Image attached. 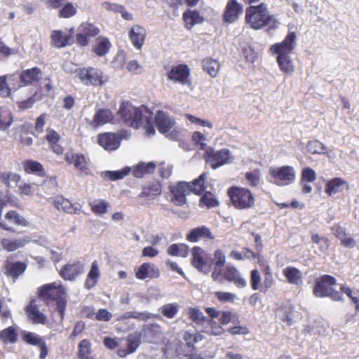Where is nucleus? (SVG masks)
<instances>
[{
    "label": "nucleus",
    "instance_id": "1a4fd4ad",
    "mask_svg": "<svg viewBox=\"0 0 359 359\" xmlns=\"http://www.w3.org/2000/svg\"><path fill=\"white\" fill-rule=\"evenodd\" d=\"M203 158L212 169H217L225 164L229 163L233 157L228 149H222L215 151L212 147L205 149Z\"/></svg>",
    "mask_w": 359,
    "mask_h": 359
},
{
    "label": "nucleus",
    "instance_id": "7c9ffc66",
    "mask_svg": "<svg viewBox=\"0 0 359 359\" xmlns=\"http://www.w3.org/2000/svg\"><path fill=\"white\" fill-rule=\"evenodd\" d=\"M155 124L158 130L161 133L165 134L173 126L174 121L165 112L159 110L155 116Z\"/></svg>",
    "mask_w": 359,
    "mask_h": 359
},
{
    "label": "nucleus",
    "instance_id": "f704fd0d",
    "mask_svg": "<svg viewBox=\"0 0 359 359\" xmlns=\"http://www.w3.org/2000/svg\"><path fill=\"white\" fill-rule=\"evenodd\" d=\"M191 264L200 271L207 269V263L204 259V251L199 246H194L191 250Z\"/></svg>",
    "mask_w": 359,
    "mask_h": 359
},
{
    "label": "nucleus",
    "instance_id": "e433bc0d",
    "mask_svg": "<svg viewBox=\"0 0 359 359\" xmlns=\"http://www.w3.org/2000/svg\"><path fill=\"white\" fill-rule=\"evenodd\" d=\"M183 20L185 27L190 30L195 25L202 23L204 18L198 10H188L183 13Z\"/></svg>",
    "mask_w": 359,
    "mask_h": 359
},
{
    "label": "nucleus",
    "instance_id": "2f4dec72",
    "mask_svg": "<svg viewBox=\"0 0 359 359\" xmlns=\"http://www.w3.org/2000/svg\"><path fill=\"white\" fill-rule=\"evenodd\" d=\"M101 272L99 268L98 262L94 260L90 266V269L87 274L84 282V287L87 290H91L98 283Z\"/></svg>",
    "mask_w": 359,
    "mask_h": 359
},
{
    "label": "nucleus",
    "instance_id": "6e6552de",
    "mask_svg": "<svg viewBox=\"0 0 359 359\" xmlns=\"http://www.w3.org/2000/svg\"><path fill=\"white\" fill-rule=\"evenodd\" d=\"M264 280L262 283V276L257 269L250 271V283L253 290H259L261 292H266L273 285V278L270 266H266L263 270Z\"/></svg>",
    "mask_w": 359,
    "mask_h": 359
},
{
    "label": "nucleus",
    "instance_id": "6ab92c4d",
    "mask_svg": "<svg viewBox=\"0 0 359 359\" xmlns=\"http://www.w3.org/2000/svg\"><path fill=\"white\" fill-rule=\"evenodd\" d=\"M53 203L57 210L67 214L79 215L81 212V205L79 203H72L61 195L56 196L53 200Z\"/></svg>",
    "mask_w": 359,
    "mask_h": 359
},
{
    "label": "nucleus",
    "instance_id": "a19ab883",
    "mask_svg": "<svg viewBox=\"0 0 359 359\" xmlns=\"http://www.w3.org/2000/svg\"><path fill=\"white\" fill-rule=\"evenodd\" d=\"M43 95L41 90H38L34 92L32 96L26 100L17 102V107L20 111H25L33 107L36 102L42 100Z\"/></svg>",
    "mask_w": 359,
    "mask_h": 359
},
{
    "label": "nucleus",
    "instance_id": "052dcab7",
    "mask_svg": "<svg viewBox=\"0 0 359 359\" xmlns=\"http://www.w3.org/2000/svg\"><path fill=\"white\" fill-rule=\"evenodd\" d=\"M184 340L189 348H194L195 344L201 341L203 338V335L198 333L193 334L189 332H186L184 334Z\"/></svg>",
    "mask_w": 359,
    "mask_h": 359
},
{
    "label": "nucleus",
    "instance_id": "69168bd1",
    "mask_svg": "<svg viewBox=\"0 0 359 359\" xmlns=\"http://www.w3.org/2000/svg\"><path fill=\"white\" fill-rule=\"evenodd\" d=\"M316 175L314 170L310 168H305L303 169L302 173V182H312L316 180Z\"/></svg>",
    "mask_w": 359,
    "mask_h": 359
},
{
    "label": "nucleus",
    "instance_id": "f3484780",
    "mask_svg": "<svg viewBox=\"0 0 359 359\" xmlns=\"http://www.w3.org/2000/svg\"><path fill=\"white\" fill-rule=\"evenodd\" d=\"M19 90L18 79L15 74H8L0 76V96L8 98L11 96V91Z\"/></svg>",
    "mask_w": 359,
    "mask_h": 359
},
{
    "label": "nucleus",
    "instance_id": "a18cd8bd",
    "mask_svg": "<svg viewBox=\"0 0 359 359\" xmlns=\"http://www.w3.org/2000/svg\"><path fill=\"white\" fill-rule=\"evenodd\" d=\"M18 339V332L15 327L10 326L0 332V340L4 344H14Z\"/></svg>",
    "mask_w": 359,
    "mask_h": 359
},
{
    "label": "nucleus",
    "instance_id": "c9c22d12",
    "mask_svg": "<svg viewBox=\"0 0 359 359\" xmlns=\"http://www.w3.org/2000/svg\"><path fill=\"white\" fill-rule=\"evenodd\" d=\"M156 165L154 162H140L131 168L133 175L136 178H142L146 175L153 174Z\"/></svg>",
    "mask_w": 359,
    "mask_h": 359
},
{
    "label": "nucleus",
    "instance_id": "9d476101",
    "mask_svg": "<svg viewBox=\"0 0 359 359\" xmlns=\"http://www.w3.org/2000/svg\"><path fill=\"white\" fill-rule=\"evenodd\" d=\"M100 32V29L93 23L83 22L81 23L76 34V43L81 47L87 46L90 38L97 36Z\"/></svg>",
    "mask_w": 359,
    "mask_h": 359
},
{
    "label": "nucleus",
    "instance_id": "20e7f679",
    "mask_svg": "<svg viewBox=\"0 0 359 359\" xmlns=\"http://www.w3.org/2000/svg\"><path fill=\"white\" fill-rule=\"evenodd\" d=\"M269 51L272 55H276L277 63L282 72L288 73L292 70V32H289L282 42L271 45Z\"/></svg>",
    "mask_w": 359,
    "mask_h": 359
},
{
    "label": "nucleus",
    "instance_id": "6e6d98bb",
    "mask_svg": "<svg viewBox=\"0 0 359 359\" xmlns=\"http://www.w3.org/2000/svg\"><path fill=\"white\" fill-rule=\"evenodd\" d=\"M153 113L149 109V114L142 118V124L141 127L145 130V133L148 136L155 134V129L153 124Z\"/></svg>",
    "mask_w": 359,
    "mask_h": 359
},
{
    "label": "nucleus",
    "instance_id": "dca6fc26",
    "mask_svg": "<svg viewBox=\"0 0 359 359\" xmlns=\"http://www.w3.org/2000/svg\"><path fill=\"white\" fill-rule=\"evenodd\" d=\"M191 72L189 66L186 64H180L172 66L166 76L168 80L174 83L185 85L189 82Z\"/></svg>",
    "mask_w": 359,
    "mask_h": 359
},
{
    "label": "nucleus",
    "instance_id": "37998d69",
    "mask_svg": "<svg viewBox=\"0 0 359 359\" xmlns=\"http://www.w3.org/2000/svg\"><path fill=\"white\" fill-rule=\"evenodd\" d=\"M26 241L23 239L2 238L0 241L2 248L7 252H13L25 246Z\"/></svg>",
    "mask_w": 359,
    "mask_h": 359
},
{
    "label": "nucleus",
    "instance_id": "b1692460",
    "mask_svg": "<svg viewBox=\"0 0 359 359\" xmlns=\"http://www.w3.org/2000/svg\"><path fill=\"white\" fill-rule=\"evenodd\" d=\"M147 34V30L144 27L135 25L131 27L128 32V38L134 48L137 50H141L144 44Z\"/></svg>",
    "mask_w": 359,
    "mask_h": 359
},
{
    "label": "nucleus",
    "instance_id": "ddd939ff",
    "mask_svg": "<svg viewBox=\"0 0 359 359\" xmlns=\"http://www.w3.org/2000/svg\"><path fill=\"white\" fill-rule=\"evenodd\" d=\"M186 182H178L170 185L169 190L172 194L170 201L177 206L184 205L187 203V196L190 194V186Z\"/></svg>",
    "mask_w": 359,
    "mask_h": 359
},
{
    "label": "nucleus",
    "instance_id": "c85d7f7f",
    "mask_svg": "<svg viewBox=\"0 0 359 359\" xmlns=\"http://www.w3.org/2000/svg\"><path fill=\"white\" fill-rule=\"evenodd\" d=\"M215 236L206 226H200L191 229L187 235L186 239L191 243L198 242L201 239L213 240Z\"/></svg>",
    "mask_w": 359,
    "mask_h": 359
},
{
    "label": "nucleus",
    "instance_id": "13d9d810",
    "mask_svg": "<svg viewBox=\"0 0 359 359\" xmlns=\"http://www.w3.org/2000/svg\"><path fill=\"white\" fill-rule=\"evenodd\" d=\"M325 146L318 140H311L307 144V150L312 154H322L325 153Z\"/></svg>",
    "mask_w": 359,
    "mask_h": 359
},
{
    "label": "nucleus",
    "instance_id": "bb28decb",
    "mask_svg": "<svg viewBox=\"0 0 359 359\" xmlns=\"http://www.w3.org/2000/svg\"><path fill=\"white\" fill-rule=\"evenodd\" d=\"M44 140L48 142L50 149L57 155H62L64 153V148L59 144L61 140V136L53 128H48L46 129V134L44 136Z\"/></svg>",
    "mask_w": 359,
    "mask_h": 359
},
{
    "label": "nucleus",
    "instance_id": "4468645a",
    "mask_svg": "<svg viewBox=\"0 0 359 359\" xmlns=\"http://www.w3.org/2000/svg\"><path fill=\"white\" fill-rule=\"evenodd\" d=\"M243 12V6L237 0H228L222 13V21L225 24L236 22Z\"/></svg>",
    "mask_w": 359,
    "mask_h": 359
},
{
    "label": "nucleus",
    "instance_id": "49530a36",
    "mask_svg": "<svg viewBox=\"0 0 359 359\" xmlns=\"http://www.w3.org/2000/svg\"><path fill=\"white\" fill-rule=\"evenodd\" d=\"M91 211L96 215H102L107 212L109 203L102 199L95 200L89 202Z\"/></svg>",
    "mask_w": 359,
    "mask_h": 359
},
{
    "label": "nucleus",
    "instance_id": "aec40b11",
    "mask_svg": "<svg viewBox=\"0 0 359 359\" xmlns=\"http://www.w3.org/2000/svg\"><path fill=\"white\" fill-rule=\"evenodd\" d=\"M74 28L69 33L62 30H53L50 34V44L56 48H62L71 45L73 41Z\"/></svg>",
    "mask_w": 359,
    "mask_h": 359
},
{
    "label": "nucleus",
    "instance_id": "0eeeda50",
    "mask_svg": "<svg viewBox=\"0 0 359 359\" xmlns=\"http://www.w3.org/2000/svg\"><path fill=\"white\" fill-rule=\"evenodd\" d=\"M76 77L86 86H101L107 81L103 72L93 67H83L75 70Z\"/></svg>",
    "mask_w": 359,
    "mask_h": 359
},
{
    "label": "nucleus",
    "instance_id": "a211bd4d",
    "mask_svg": "<svg viewBox=\"0 0 359 359\" xmlns=\"http://www.w3.org/2000/svg\"><path fill=\"white\" fill-rule=\"evenodd\" d=\"M122 137L118 133H104L97 135V142L99 145L107 151H114L117 149L121 144Z\"/></svg>",
    "mask_w": 359,
    "mask_h": 359
},
{
    "label": "nucleus",
    "instance_id": "2eb2a0df",
    "mask_svg": "<svg viewBox=\"0 0 359 359\" xmlns=\"http://www.w3.org/2000/svg\"><path fill=\"white\" fill-rule=\"evenodd\" d=\"M42 71L38 67L22 70L18 78L19 89L39 83L42 79Z\"/></svg>",
    "mask_w": 359,
    "mask_h": 359
},
{
    "label": "nucleus",
    "instance_id": "58836bf2",
    "mask_svg": "<svg viewBox=\"0 0 359 359\" xmlns=\"http://www.w3.org/2000/svg\"><path fill=\"white\" fill-rule=\"evenodd\" d=\"M4 218L8 223L26 227L29 226V222L16 210H9L4 215Z\"/></svg>",
    "mask_w": 359,
    "mask_h": 359
},
{
    "label": "nucleus",
    "instance_id": "5701e85b",
    "mask_svg": "<svg viewBox=\"0 0 359 359\" xmlns=\"http://www.w3.org/2000/svg\"><path fill=\"white\" fill-rule=\"evenodd\" d=\"M135 277L138 280L155 279L160 276L159 269L154 264L144 262L135 270Z\"/></svg>",
    "mask_w": 359,
    "mask_h": 359
},
{
    "label": "nucleus",
    "instance_id": "e2e57ef3",
    "mask_svg": "<svg viewBox=\"0 0 359 359\" xmlns=\"http://www.w3.org/2000/svg\"><path fill=\"white\" fill-rule=\"evenodd\" d=\"M20 180L21 177L19 174L13 173L11 172H6L2 173L1 182L5 184L6 187H9L11 181L19 182Z\"/></svg>",
    "mask_w": 359,
    "mask_h": 359
},
{
    "label": "nucleus",
    "instance_id": "f8f14e48",
    "mask_svg": "<svg viewBox=\"0 0 359 359\" xmlns=\"http://www.w3.org/2000/svg\"><path fill=\"white\" fill-rule=\"evenodd\" d=\"M41 304L39 300L32 299L25 308V315L32 324L46 325L48 321L47 316L41 311Z\"/></svg>",
    "mask_w": 359,
    "mask_h": 359
},
{
    "label": "nucleus",
    "instance_id": "79ce46f5",
    "mask_svg": "<svg viewBox=\"0 0 359 359\" xmlns=\"http://www.w3.org/2000/svg\"><path fill=\"white\" fill-rule=\"evenodd\" d=\"M203 69L211 77H215L220 68V65L217 60L212 57H206L202 60Z\"/></svg>",
    "mask_w": 359,
    "mask_h": 359
},
{
    "label": "nucleus",
    "instance_id": "603ef678",
    "mask_svg": "<svg viewBox=\"0 0 359 359\" xmlns=\"http://www.w3.org/2000/svg\"><path fill=\"white\" fill-rule=\"evenodd\" d=\"M189 318L196 324H203L206 321V318L198 307H190L187 311Z\"/></svg>",
    "mask_w": 359,
    "mask_h": 359
},
{
    "label": "nucleus",
    "instance_id": "864d4df0",
    "mask_svg": "<svg viewBox=\"0 0 359 359\" xmlns=\"http://www.w3.org/2000/svg\"><path fill=\"white\" fill-rule=\"evenodd\" d=\"M179 305L176 303H170L163 305L161 309V314L167 318H173L179 311Z\"/></svg>",
    "mask_w": 359,
    "mask_h": 359
},
{
    "label": "nucleus",
    "instance_id": "09e8293b",
    "mask_svg": "<svg viewBox=\"0 0 359 359\" xmlns=\"http://www.w3.org/2000/svg\"><path fill=\"white\" fill-rule=\"evenodd\" d=\"M219 204V201L211 191L204 192L199 201L200 207H206L207 208L217 207Z\"/></svg>",
    "mask_w": 359,
    "mask_h": 359
},
{
    "label": "nucleus",
    "instance_id": "bf43d9fd",
    "mask_svg": "<svg viewBox=\"0 0 359 359\" xmlns=\"http://www.w3.org/2000/svg\"><path fill=\"white\" fill-rule=\"evenodd\" d=\"M22 339L27 344L38 346L43 339L34 332H25L22 336Z\"/></svg>",
    "mask_w": 359,
    "mask_h": 359
},
{
    "label": "nucleus",
    "instance_id": "338daca9",
    "mask_svg": "<svg viewBox=\"0 0 359 359\" xmlns=\"http://www.w3.org/2000/svg\"><path fill=\"white\" fill-rule=\"evenodd\" d=\"M47 117L48 114L43 113L36 118L34 129L37 133H42L43 132V128L46 123Z\"/></svg>",
    "mask_w": 359,
    "mask_h": 359
},
{
    "label": "nucleus",
    "instance_id": "ea45409f",
    "mask_svg": "<svg viewBox=\"0 0 359 359\" xmlns=\"http://www.w3.org/2000/svg\"><path fill=\"white\" fill-rule=\"evenodd\" d=\"M206 180V173L203 172L198 178L194 180L191 182H187L190 186V194L194 193L196 195L203 194L206 189L205 182Z\"/></svg>",
    "mask_w": 359,
    "mask_h": 359
},
{
    "label": "nucleus",
    "instance_id": "9b49d317",
    "mask_svg": "<svg viewBox=\"0 0 359 359\" xmlns=\"http://www.w3.org/2000/svg\"><path fill=\"white\" fill-rule=\"evenodd\" d=\"M85 271V265L79 260L67 262L58 271L59 276L65 280L74 281Z\"/></svg>",
    "mask_w": 359,
    "mask_h": 359
},
{
    "label": "nucleus",
    "instance_id": "5fc2aeb1",
    "mask_svg": "<svg viewBox=\"0 0 359 359\" xmlns=\"http://www.w3.org/2000/svg\"><path fill=\"white\" fill-rule=\"evenodd\" d=\"M311 241L313 243L318 245L319 250L325 254L330 246V241L327 238L322 236L319 234H313L311 236Z\"/></svg>",
    "mask_w": 359,
    "mask_h": 359
},
{
    "label": "nucleus",
    "instance_id": "8fccbe9b",
    "mask_svg": "<svg viewBox=\"0 0 359 359\" xmlns=\"http://www.w3.org/2000/svg\"><path fill=\"white\" fill-rule=\"evenodd\" d=\"M58 11V16L61 18H70L74 16L77 13L76 6L71 2L63 4Z\"/></svg>",
    "mask_w": 359,
    "mask_h": 359
},
{
    "label": "nucleus",
    "instance_id": "cd10ccee",
    "mask_svg": "<svg viewBox=\"0 0 359 359\" xmlns=\"http://www.w3.org/2000/svg\"><path fill=\"white\" fill-rule=\"evenodd\" d=\"M27 269V264L23 262H6L4 266V274L13 280L18 278Z\"/></svg>",
    "mask_w": 359,
    "mask_h": 359
},
{
    "label": "nucleus",
    "instance_id": "c756f323",
    "mask_svg": "<svg viewBox=\"0 0 359 359\" xmlns=\"http://www.w3.org/2000/svg\"><path fill=\"white\" fill-rule=\"evenodd\" d=\"M162 193V186L160 182L155 181L142 187L141 193L138 195L139 198H143L147 200H154L159 196Z\"/></svg>",
    "mask_w": 359,
    "mask_h": 359
},
{
    "label": "nucleus",
    "instance_id": "4be33fe9",
    "mask_svg": "<svg viewBox=\"0 0 359 359\" xmlns=\"http://www.w3.org/2000/svg\"><path fill=\"white\" fill-rule=\"evenodd\" d=\"M114 115L111 109L107 108H100L96 109L93 120L90 122V125L93 128L107 124L114 123Z\"/></svg>",
    "mask_w": 359,
    "mask_h": 359
},
{
    "label": "nucleus",
    "instance_id": "72a5a7b5",
    "mask_svg": "<svg viewBox=\"0 0 359 359\" xmlns=\"http://www.w3.org/2000/svg\"><path fill=\"white\" fill-rule=\"evenodd\" d=\"M24 171L27 174H32L40 177H46V172L43 165L39 161L28 159L22 162Z\"/></svg>",
    "mask_w": 359,
    "mask_h": 359
},
{
    "label": "nucleus",
    "instance_id": "423d86ee",
    "mask_svg": "<svg viewBox=\"0 0 359 359\" xmlns=\"http://www.w3.org/2000/svg\"><path fill=\"white\" fill-rule=\"evenodd\" d=\"M337 280L330 275H323L316 281L313 294L317 297H330L333 301H343L342 294L335 290L333 286Z\"/></svg>",
    "mask_w": 359,
    "mask_h": 359
},
{
    "label": "nucleus",
    "instance_id": "de8ad7c7",
    "mask_svg": "<svg viewBox=\"0 0 359 359\" xmlns=\"http://www.w3.org/2000/svg\"><path fill=\"white\" fill-rule=\"evenodd\" d=\"M345 184V182L339 178L335 177L326 184L325 192L329 196H332L342 191V186Z\"/></svg>",
    "mask_w": 359,
    "mask_h": 359
},
{
    "label": "nucleus",
    "instance_id": "f257e3e1",
    "mask_svg": "<svg viewBox=\"0 0 359 359\" xmlns=\"http://www.w3.org/2000/svg\"><path fill=\"white\" fill-rule=\"evenodd\" d=\"M245 20L252 29L259 30L268 27V32L276 29L280 24L275 16L270 14L264 3L247 7Z\"/></svg>",
    "mask_w": 359,
    "mask_h": 359
},
{
    "label": "nucleus",
    "instance_id": "473e14b6",
    "mask_svg": "<svg viewBox=\"0 0 359 359\" xmlns=\"http://www.w3.org/2000/svg\"><path fill=\"white\" fill-rule=\"evenodd\" d=\"M141 333L137 332L130 334L127 339V348L119 349L118 355L123 358L134 353L141 344Z\"/></svg>",
    "mask_w": 359,
    "mask_h": 359
},
{
    "label": "nucleus",
    "instance_id": "0e129e2a",
    "mask_svg": "<svg viewBox=\"0 0 359 359\" xmlns=\"http://www.w3.org/2000/svg\"><path fill=\"white\" fill-rule=\"evenodd\" d=\"M215 297L220 302L233 303L236 299V294L229 292H215Z\"/></svg>",
    "mask_w": 359,
    "mask_h": 359
},
{
    "label": "nucleus",
    "instance_id": "412c9836",
    "mask_svg": "<svg viewBox=\"0 0 359 359\" xmlns=\"http://www.w3.org/2000/svg\"><path fill=\"white\" fill-rule=\"evenodd\" d=\"M269 175L271 182L278 184L284 185L287 183L292 176V168L290 166L280 168H270Z\"/></svg>",
    "mask_w": 359,
    "mask_h": 359
},
{
    "label": "nucleus",
    "instance_id": "3c124183",
    "mask_svg": "<svg viewBox=\"0 0 359 359\" xmlns=\"http://www.w3.org/2000/svg\"><path fill=\"white\" fill-rule=\"evenodd\" d=\"M131 172V168L126 167L121 170L116 171H107L104 173V177L111 181L121 180L127 176Z\"/></svg>",
    "mask_w": 359,
    "mask_h": 359
},
{
    "label": "nucleus",
    "instance_id": "a878e982",
    "mask_svg": "<svg viewBox=\"0 0 359 359\" xmlns=\"http://www.w3.org/2000/svg\"><path fill=\"white\" fill-rule=\"evenodd\" d=\"M222 275L226 280L233 283L238 288H243L247 285V281L234 266H227L224 269Z\"/></svg>",
    "mask_w": 359,
    "mask_h": 359
},
{
    "label": "nucleus",
    "instance_id": "39448f33",
    "mask_svg": "<svg viewBox=\"0 0 359 359\" xmlns=\"http://www.w3.org/2000/svg\"><path fill=\"white\" fill-rule=\"evenodd\" d=\"M230 204L236 210H247L255 206V198L248 188L231 186L227 189Z\"/></svg>",
    "mask_w": 359,
    "mask_h": 359
},
{
    "label": "nucleus",
    "instance_id": "4d7b16f0",
    "mask_svg": "<svg viewBox=\"0 0 359 359\" xmlns=\"http://www.w3.org/2000/svg\"><path fill=\"white\" fill-rule=\"evenodd\" d=\"M79 357L81 359H91L89 356L90 351V343L88 339H83L79 344Z\"/></svg>",
    "mask_w": 359,
    "mask_h": 359
},
{
    "label": "nucleus",
    "instance_id": "c03bdc74",
    "mask_svg": "<svg viewBox=\"0 0 359 359\" xmlns=\"http://www.w3.org/2000/svg\"><path fill=\"white\" fill-rule=\"evenodd\" d=\"M189 252V246L184 243L172 244L167 249V253L173 257H187Z\"/></svg>",
    "mask_w": 359,
    "mask_h": 359
},
{
    "label": "nucleus",
    "instance_id": "393cba45",
    "mask_svg": "<svg viewBox=\"0 0 359 359\" xmlns=\"http://www.w3.org/2000/svg\"><path fill=\"white\" fill-rule=\"evenodd\" d=\"M65 161L68 165H73L81 172L88 173L89 170L87 159L81 153L67 152L65 155Z\"/></svg>",
    "mask_w": 359,
    "mask_h": 359
},
{
    "label": "nucleus",
    "instance_id": "774afa93",
    "mask_svg": "<svg viewBox=\"0 0 359 359\" xmlns=\"http://www.w3.org/2000/svg\"><path fill=\"white\" fill-rule=\"evenodd\" d=\"M19 194L21 196H30L34 194V187L32 184L29 183H23L19 185L18 187Z\"/></svg>",
    "mask_w": 359,
    "mask_h": 359
},
{
    "label": "nucleus",
    "instance_id": "7ed1b4c3",
    "mask_svg": "<svg viewBox=\"0 0 359 359\" xmlns=\"http://www.w3.org/2000/svg\"><path fill=\"white\" fill-rule=\"evenodd\" d=\"M117 114L126 125L137 129L142 124V118L149 114V109L144 105L135 107L130 102L123 101Z\"/></svg>",
    "mask_w": 359,
    "mask_h": 359
},
{
    "label": "nucleus",
    "instance_id": "4c0bfd02",
    "mask_svg": "<svg viewBox=\"0 0 359 359\" xmlns=\"http://www.w3.org/2000/svg\"><path fill=\"white\" fill-rule=\"evenodd\" d=\"M111 45L107 37L100 36L95 40V43L92 48V51L99 57L105 55L109 50Z\"/></svg>",
    "mask_w": 359,
    "mask_h": 359
},
{
    "label": "nucleus",
    "instance_id": "f03ea898",
    "mask_svg": "<svg viewBox=\"0 0 359 359\" xmlns=\"http://www.w3.org/2000/svg\"><path fill=\"white\" fill-rule=\"evenodd\" d=\"M38 296L47 304H49L50 302H55V309L58 312L60 319L64 318L67 301L65 290L61 284L53 283L41 286L39 290Z\"/></svg>",
    "mask_w": 359,
    "mask_h": 359
},
{
    "label": "nucleus",
    "instance_id": "680f3d73",
    "mask_svg": "<svg viewBox=\"0 0 359 359\" xmlns=\"http://www.w3.org/2000/svg\"><path fill=\"white\" fill-rule=\"evenodd\" d=\"M245 178L252 187H257L260 181V171L258 169L245 173Z\"/></svg>",
    "mask_w": 359,
    "mask_h": 359
}]
</instances>
